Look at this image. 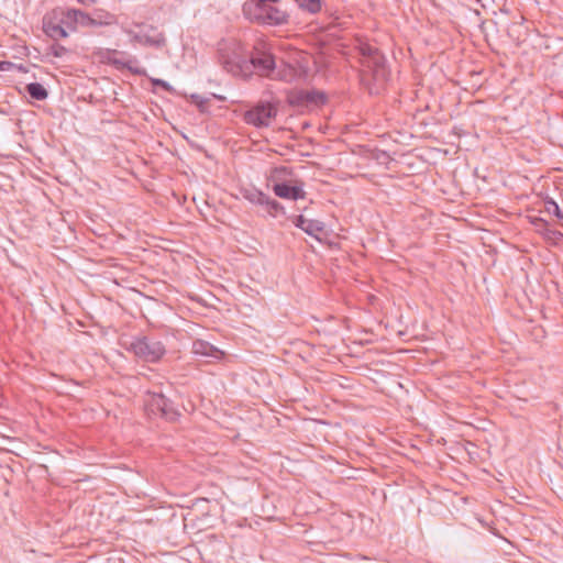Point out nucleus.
<instances>
[{"label":"nucleus","mask_w":563,"mask_h":563,"mask_svg":"<svg viewBox=\"0 0 563 563\" xmlns=\"http://www.w3.org/2000/svg\"><path fill=\"white\" fill-rule=\"evenodd\" d=\"M355 51L361 64L360 82L369 95H379L384 89L389 69L383 52L367 41L357 38Z\"/></svg>","instance_id":"1"},{"label":"nucleus","mask_w":563,"mask_h":563,"mask_svg":"<svg viewBox=\"0 0 563 563\" xmlns=\"http://www.w3.org/2000/svg\"><path fill=\"white\" fill-rule=\"evenodd\" d=\"M218 59L222 68L235 77L247 79L252 76L247 51L236 40H227L219 43Z\"/></svg>","instance_id":"2"},{"label":"nucleus","mask_w":563,"mask_h":563,"mask_svg":"<svg viewBox=\"0 0 563 563\" xmlns=\"http://www.w3.org/2000/svg\"><path fill=\"white\" fill-rule=\"evenodd\" d=\"M292 176V170L287 166H277L272 168L269 180L273 181L274 194L282 199L299 200L306 197L303 181L296 179L286 181L287 177Z\"/></svg>","instance_id":"3"},{"label":"nucleus","mask_w":563,"mask_h":563,"mask_svg":"<svg viewBox=\"0 0 563 563\" xmlns=\"http://www.w3.org/2000/svg\"><path fill=\"white\" fill-rule=\"evenodd\" d=\"M246 63H250L252 75L256 74L261 77L273 78V74H275V57L263 41H258L252 51L247 52Z\"/></svg>","instance_id":"4"},{"label":"nucleus","mask_w":563,"mask_h":563,"mask_svg":"<svg viewBox=\"0 0 563 563\" xmlns=\"http://www.w3.org/2000/svg\"><path fill=\"white\" fill-rule=\"evenodd\" d=\"M139 360L148 363L158 362L165 354L166 350L164 344L151 336L135 338L128 347Z\"/></svg>","instance_id":"5"},{"label":"nucleus","mask_w":563,"mask_h":563,"mask_svg":"<svg viewBox=\"0 0 563 563\" xmlns=\"http://www.w3.org/2000/svg\"><path fill=\"white\" fill-rule=\"evenodd\" d=\"M133 25L139 29H146V32H135L131 29H123V32L131 37L132 43H137L140 45L157 49L166 46L167 40L164 32L158 31L156 26L147 25L143 22H133Z\"/></svg>","instance_id":"6"},{"label":"nucleus","mask_w":563,"mask_h":563,"mask_svg":"<svg viewBox=\"0 0 563 563\" xmlns=\"http://www.w3.org/2000/svg\"><path fill=\"white\" fill-rule=\"evenodd\" d=\"M145 408L150 417H159L166 421H175L180 415L174 402L159 393H148Z\"/></svg>","instance_id":"7"},{"label":"nucleus","mask_w":563,"mask_h":563,"mask_svg":"<svg viewBox=\"0 0 563 563\" xmlns=\"http://www.w3.org/2000/svg\"><path fill=\"white\" fill-rule=\"evenodd\" d=\"M277 115V108L267 101H260L253 108L243 113L245 123L255 128H268L273 119Z\"/></svg>","instance_id":"8"},{"label":"nucleus","mask_w":563,"mask_h":563,"mask_svg":"<svg viewBox=\"0 0 563 563\" xmlns=\"http://www.w3.org/2000/svg\"><path fill=\"white\" fill-rule=\"evenodd\" d=\"M327 96L319 90L295 89L288 92L287 102L291 107L310 109L324 104Z\"/></svg>","instance_id":"9"},{"label":"nucleus","mask_w":563,"mask_h":563,"mask_svg":"<svg viewBox=\"0 0 563 563\" xmlns=\"http://www.w3.org/2000/svg\"><path fill=\"white\" fill-rule=\"evenodd\" d=\"M62 23L71 32L90 27L88 12L74 8L62 10Z\"/></svg>","instance_id":"10"},{"label":"nucleus","mask_w":563,"mask_h":563,"mask_svg":"<svg viewBox=\"0 0 563 563\" xmlns=\"http://www.w3.org/2000/svg\"><path fill=\"white\" fill-rule=\"evenodd\" d=\"M295 227L301 229L308 235L318 239V235L324 231V223L319 220L306 219L303 216H295L291 218Z\"/></svg>","instance_id":"11"},{"label":"nucleus","mask_w":563,"mask_h":563,"mask_svg":"<svg viewBox=\"0 0 563 563\" xmlns=\"http://www.w3.org/2000/svg\"><path fill=\"white\" fill-rule=\"evenodd\" d=\"M88 14L90 27L111 26L118 22L115 14L102 8H96Z\"/></svg>","instance_id":"12"},{"label":"nucleus","mask_w":563,"mask_h":563,"mask_svg":"<svg viewBox=\"0 0 563 563\" xmlns=\"http://www.w3.org/2000/svg\"><path fill=\"white\" fill-rule=\"evenodd\" d=\"M265 5L266 4L261 3L258 0H247L242 7V11L247 20L264 24Z\"/></svg>","instance_id":"13"},{"label":"nucleus","mask_w":563,"mask_h":563,"mask_svg":"<svg viewBox=\"0 0 563 563\" xmlns=\"http://www.w3.org/2000/svg\"><path fill=\"white\" fill-rule=\"evenodd\" d=\"M192 353L196 355L221 360L224 353L208 341L197 339L192 342Z\"/></svg>","instance_id":"14"},{"label":"nucleus","mask_w":563,"mask_h":563,"mask_svg":"<svg viewBox=\"0 0 563 563\" xmlns=\"http://www.w3.org/2000/svg\"><path fill=\"white\" fill-rule=\"evenodd\" d=\"M43 30L45 34L54 41L65 38L68 36L67 27L62 23V18L58 21L53 19H44Z\"/></svg>","instance_id":"15"},{"label":"nucleus","mask_w":563,"mask_h":563,"mask_svg":"<svg viewBox=\"0 0 563 563\" xmlns=\"http://www.w3.org/2000/svg\"><path fill=\"white\" fill-rule=\"evenodd\" d=\"M273 4L274 3H267L265 5L264 24L283 25L287 23L289 18L288 14L284 10H280L277 7H274Z\"/></svg>","instance_id":"16"},{"label":"nucleus","mask_w":563,"mask_h":563,"mask_svg":"<svg viewBox=\"0 0 563 563\" xmlns=\"http://www.w3.org/2000/svg\"><path fill=\"white\" fill-rule=\"evenodd\" d=\"M264 210L273 218L286 216L285 207L277 200L266 196V201L263 203Z\"/></svg>","instance_id":"17"},{"label":"nucleus","mask_w":563,"mask_h":563,"mask_svg":"<svg viewBox=\"0 0 563 563\" xmlns=\"http://www.w3.org/2000/svg\"><path fill=\"white\" fill-rule=\"evenodd\" d=\"M26 93L34 100L43 101L47 98L46 88L40 82H30L25 86Z\"/></svg>","instance_id":"18"},{"label":"nucleus","mask_w":563,"mask_h":563,"mask_svg":"<svg viewBox=\"0 0 563 563\" xmlns=\"http://www.w3.org/2000/svg\"><path fill=\"white\" fill-rule=\"evenodd\" d=\"M298 8L310 14H317L322 9V0H294Z\"/></svg>","instance_id":"19"},{"label":"nucleus","mask_w":563,"mask_h":563,"mask_svg":"<svg viewBox=\"0 0 563 563\" xmlns=\"http://www.w3.org/2000/svg\"><path fill=\"white\" fill-rule=\"evenodd\" d=\"M296 76V69L289 65H286L283 69H279L278 71L275 70V74H273L272 79H279L284 81H290Z\"/></svg>","instance_id":"20"},{"label":"nucleus","mask_w":563,"mask_h":563,"mask_svg":"<svg viewBox=\"0 0 563 563\" xmlns=\"http://www.w3.org/2000/svg\"><path fill=\"white\" fill-rule=\"evenodd\" d=\"M266 194L261 190H247L244 195L245 199L251 203L258 205L263 207V203L266 201Z\"/></svg>","instance_id":"21"},{"label":"nucleus","mask_w":563,"mask_h":563,"mask_svg":"<svg viewBox=\"0 0 563 563\" xmlns=\"http://www.w3.org/2000/svg\"><path fill=\"white\" fill-rule=\"evenodd\" d=\"M69 53V49L58 43H53L51 44L47 49H46V55L47 56H54V57H64L65 55H67Z\"/></svg>","instance_id":"22"},{"label":"nucleus","mask_w":563,"mask_h":563,"mask_svg":"<svg viewBox=\"0 0 563 563\" xmlns=\"http://www.w3.org/2000/svg\"><path fill=\"white\" fill-rule=\"evenodd\" d=\"M136 60H128V63H122V69H128L131 74L137 76H146V69L137 66H133V63Z\"/></svg>","instance_id":"23"},{"label":"nucleus","mask_w":563,"mask_h":563,"mask_svg":"<svg viewBox=\"0 0 563 563\" xmlns=\"http://www.w3.org/2000/svg\"><path fill=\"white\" fill-rule=\"evenodd\" d=\"M191 102L195 103L200 112H206L208 109V102L209 100L203 98L202 96L198 93H192L190 96Z\"/></svg>","instance_id":"24"},{"label":"nucleus","mask_w":563,"mask_h":563,"mask_svg":"<svg viewBox=\"0 0 563 563\" xmlns=\"http://www.w3.org/2000/svg\"><path fill=\"white\" fill-rule=\"evenodd\" d=\"M544 205H545V210L549 213H552L556 218L563 220V213L561 212L559 205L553 199L545 200Z\"/></svg>","instance_id":"25"},{"label":"nucleus","mask_w":563,"mask_h":563,"mask_svg":"<svg viewBox=\"0 0 563 563\" xmlns=\"http://www.w3.org/2000/svg\"><path fill=\"white\" fill-rule=\"evenodd\" d=\"M151 82L154 87H159L162 88L163 90L165 91H168V92H172L173 91V87L165 80L163 79H158V78H152L151 79Z\"/></svg>","instance_id":"26"},{"label":"nucleus","mask_w":563,"mask_h":563,"mask_svg":"<svg viewBox=\"0 0 563 563\" xmlns=\"http://www.w3.org/2000/svg\"><path fill=\"white\" fill-rule=\"evenodd\" d=\"M14 64L9 60H0V71L10 70Z\"/></svg>","instance_id":"27"},{"label":"nucleus","mask_w":563,"mask_h":563,"mask_svg":"<svg viewBox=\"0 0 563 563\" xmlns=\"http://www.w3.org/2000/svg\"><path fill=\"white\" fill-rule=\"evenodd\" d=\"M110 64L113 65L118 69H122V63H128V60L119 59V58H110Z\"/></svg>","instance_id":"28"},{"label":"nucleus","mask_w":563,"mask_h":563,"mask_svg":"<svg viewBox=\"0 0 563 563\" xmlns=\"http://www.w3.org/2000/svg\"><path fill=\"white\" fill-rule=\"evenodd\" d=\"M76 1L82 5H91L96 2V0H76Z\"/></svg>","instance_id":"29"},{"label":"nucleus","mask_w":563,"mask_h":563,"mask_svg":"<svg viewBox=\"0 0 563 563\" xmlns=\"http://www.w3.org/2000/svg\"><path fill=\"white\" fill-rule=\"evenodd\" d=\"M261 3L267 4V3H277L279 0H258Z\"/></svg>","instance_id":"30"}]
</instances>
